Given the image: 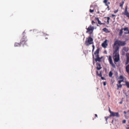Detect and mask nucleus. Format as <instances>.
<instances>
[{"label":"nucleus","instance_id":"4c0bfd02","mask_svg":"<svg viewBox=\"0 0 129 129\" xmlns=\"http://www.w3.org/2000/svg\"><path fill=\"white\" fill-rule=\"evenodd\" d=\"M126 16L129 19V14H128V15H127Z\"/></svg>","mask_w":129,"mask_h":129},{"label":"nucleus","instance_id":"bb28decb","mask_svg":"<svg viewBox=\"0 0 129 129\" xmlns=\"http://www.w3.org/2000/svg\"><path fill=\"white\" fill-rule=\"evenodd\" d=\"M96 22H95L93 20H92L91 21V23L92 25H93L94 23H95Z\"/></svg>","mask_w":129,"mask_h":129},{"label":"nucleus","instance_id":"aec40b11","mask_svg":"<svg viewBox=\"0 0 129 129\" xmlns=\"http://www.w3.org/2000/svg\"><path fill=\"white\" fill-rule=\"evenodd\" d=\"M125 83L127 88H129V82L126 81L125 82Z\"/></svg>","mask_w":129,"mask_h":129},{"label":"nucleus","instance_id":"f704fd0d","mask_svg":"<svg viewBox=\"0 0 129 129\" xmlns=\"http://www.w3.org/2000/svg\"><path fill=\"white\" fill-rule=\"evenodd\" d=\"M101 78L102 80H104L105 79L104 78V77H102H102H101Z\"/></svg>","mask_w":129,"mask_h":129},{"label":"nucleus","instance_id":"473e14b6","mask_svg":"<svg viewBox=\"0 0 129 129\" xmlns=\"http://www.w3.org/2000/svg\"><path fill=\"white\" fill-rule=\"evenodd\" d=\"M107 10L108 11H109L110 10V9L109 8V6H107Z\"/></svg>","mask_w":129,"mask_h":129},{"label":"nucleus","instance_id":"a211bd4d","mask_svg":"<svg viewBox=\"0 0 129 129\" xmlns=\"http://www.w3.org/2000/svg\"><path fill=\"white\" fill-rule=\"evenodd\" d=\"M103 30L106 33H108L109 32L108 29L106 28H103Z\"/></svg>","mask_w":129,"mask_h":129},{"label":"nucleus","instance_id":"9b49d317","mask_svg":"<svg viewBox=\"0 0 129 129\" xmlns=\"http://www.w3.org/2000/svg\"><path fill=\"white\" fill-rule=\"evenodd\" d=\"M97 67L96 69L98 70H100L101 68L102 67H101V64L98 63H96Z\"/></svg>","mask_w":129,"mask_h":129},{"label":"nucleus","instance_id":"a878e982","mask_svg":"<svg viewBox=\"0 0 129 129\" xmlns=\"http://www.w3.org/2000/svg\"><path fill=\"white\" fill-rule=\"evenodd\" d=\"M123 77L122 76V75H120V76H119V78L120 79H123Z\"/></svg>","mask_w":129,"mask_h":129},{"label":"nucleus","instance_id":"49530a36","mask_svg":"<svg viewBox=\"0 0 129 129\" xmlns=\"http://www.w3.org/2000/svg\"><path fill=\"white\" fill-rule=\"evenodd\" d=\"M45 35H46V36H47L48 35L47 34H45Z\"/></svg>","mask_w":129,"mask_h":129},{"label":"nucleus","instance_id":"0eeeda50","mask_svg":"<svg viewBox=\"0 0 129 129\" xmlns=\"http://www.w3.org/2000/svg\"><path fill=\"white\" fill-rule=\"evenodd\" d=\"M128 14H129V13L127 11V6H126L125 7V10L124 11V12L122 13V14L126 15Z\"/></svg>","mask_w":129,"mask_h":129},{"label":"nucleus","instance_id":"ea45409f","mask_svg":"<svg viewBox=\"0 0 129 129\" xmlns=\"http://www.w3.org/2000/svg\"><path fill=\"white\" fill-rule=\"evenodd\" d=\"M112 17H114V16H116L115 15H114V14H112Z\"/></svg>","mask_w":129,"mask_h":129},{"label":"nucleus","instance_id":"a18cd8bd","mask_svg":"<svg viewBox=\"0 0 129 129\" xmlns=\"http://www.w3.org/2000/svg\"><path fill=\"white\" fill-rule=\"evenodd\" d=\"M105 24L104 23H102V24L105 25Z\"/></svg>","mask_w":129,"mask_h":129},{"label":"nucleus","instance_id":"393cba45","mask_svg":"<svg viewBox=\"0 0 129 129\" xmlns=\"http://www.w3.org/2000/svg\"><path fill=\"white\" fill-rule=\"evenodd\" d=\"M111 117V116H110V115L109 116H108L107 117H105V118L106 119V120L107 121V119L109 118H110Z\"/></svg>","mask_w":129,"mask_h":129},{"label":"nucleus","instance_id":"3c124183","mask_svg":"<svg viewBox=\"0 0 129 129\" xmlns=\"http://www.w3.org/2000/svg\"><path fill=\"white\" fill-rule=\"evenodd\" d=\"M97 26H99V25L98 24H97Z\"/></svg>","mask_w":129,"mask_h":129},{"label":"nucleus","instance_id":"20e7f679","mask_svg":"<svg viewBox=\"0 0 129 129\" xmlns=\"http://www.w3.org/2000/svg\"><path fill=\"white\" fill-rule=\"evenodd\" d=\"M108 60L110 64L111 65L112 67L114 68H115V65L113 63V62L112 57L111 55L109 56Z\"/></svg>","mask_w":129,"mask_h":129},{"label":"nucleus","instance_id":"c9c22d12","mask_svg":"<svg viewBox=\"0 0 129 129\" xmlns=\"http://www.w3.org/2000/svg\"><path fill=\"white\" fill-rule=\"evenodd\" d=\"M96 74H97L98 75H99V72H98V71H97L96 72Z\"/></svg>","mask_w":129,"mask_h":129},{"label":"nucleus","instance_id":"cd10ccee","mask_svg":"<svg viewBox=\"0 0 129 129\" xmlns=\"http://www.w3.org/2000/svg\"><path fill=\"white\" fill-rule=\"evenodd\" d=\"M118 9H117V10H114V12L115 13H117L118 11Z\"/></svg>","mask_w":129,"mask_h":129},{"label":"nucleus","instance_id":"72a5a7b5","mask_svg":"<svg viewBox=\"0 0 129 129\" xmlns=\"http://www.w3.org/2000/svg\"><path fill=\"white\" fill-rule=\"evenodd\" d=\"M126 122V120H124L122 121V123H125Z\"/></svg>","mask_w":129,"mask_h":129},{"label":"nucleus","instance_id":"b1692460","mask_svg":"<svg viewBox=\"0 0 129 129\" xmlns=\"http://www.w3.org/2000/svg\"><path fill=\"white\" fill-rule=\"evenodd\" d=\"M123 82V80L122 79L121 80H120L118 81V83L119 84H120L121 82Z\"/></svg>","mask_w":129,"mask_h":129},{"label":"nucleus","instance_id":"f3484780","mask_svg":"<svg viewBox=\"0 0 129 129\" xmlns=\"http://www.w3.org/2000/svg\"><path fill=\"white\" fill-rule=\"evenodd\" d=\"M126 72L128 73H129V64L126 66Z\"/></svg>","mask_w":129,"mask_h":129},{"label":"nucleus","instance_id":"a19ab883","mask_svg":"<svg viewBox=\"0 0 129 129\" xmlns=\"http://www.w3.org/2000/svg\"><path fill=\"white\" fill-rule=\"evenodd\" d=\"M107 20H109V19H110V18L109 17H107Z\"/></svg>","mask_w":129,"mask_h":129},{"label":"nucleus","instance_id":"09e8293b","mask_svg":"<svg viewBox=\"0 0 129 129\" xmlns=\"http://www.w3.org/2000/svg\"><path fill=\"white\" fill-rule=\"evenodd\" d=\"M92 56H93V58H94V56L93 55Z\"/></svg>","mask_w":129,"mask_h":129},{"label":"nucleus","instance_id":"1a4fd4ad","mask_svg":"<svg viewBox=\"0 0 129 129\" xmlns=\"http://www.w3.org/2000/svg\"><path fill=\"white\" fill-rule=\"evenodd\" d=\"M95 57L96 58L95 59V61L96 62L98 61L99 62L101 61V59L102 58V57L101 58L99 57V55H96Z\"/></svg>","mask_w":129,"mask_h":129},{"label":"nucleus","instance_id":"423d86ee","mask_svg":"<svg viewBox=\"0 0 129 129\" xmlns=\"http://www.w3.org/2000/svg\"><path fill=\"white\" fill-rule=\"evenodd\" d=\"M112 113L110 114V116L114 117L116 116L117 117H119L120 116L119 115L118 112H111Z\"/></svg>","mask_w":129,"mask_h":129},{"label":"nucleus","instance_id":"8fccbe9b","mask_svg":"<svg viewBox=\"0 0 129 129\" xmlns=\"http://www.w3.org/2000/svg\"><path fill=\"white\" fill-rule=\"evenodd\" d=\"M128 123H129V120H128Z\"/></svg>","mask_w":129,"mask_h":129},{"label":"nucleus","instance_id":"58836bf2","mask_svg":"<svg viewBox=\"0 0 129 129\" xmlns=\"http://www.w3.org/2000/svg\"><path fill=\"white\" fill-rule=\"evenodd\" d=\"M104 85L105 86L106 85V82H104L103 83Z\"/></svg>","mask_w":129,"mask_h":129},{"label":"nucleus","instance_id":"de8ad7c7","mask_svg":"<svg viewBox=\"0 0 129 129\" xmlns=\"http://www.w3.org/2000/svg\"><path fill=\"white\" fill-rule=\"evenodd\" d=\"M45 39H47V38H45Z\"/></svg>","mask_w":129,"mask_h":129},{"label":"nucleus","instance_id":"79ce46f5","mask_svg":"<svg viewBox=\"0 0 129 129\" xmlns=\"http://www.w3.org/2000/svg\"><path fill=\"white\" fill-rule=\"evenodd\" d=\"M95 115L96 117L97 118L98 117V115L96 114H95Z\"/></svg>","mask_w":129,"mask_h":129},{"label":"nucleus","instance_id":"7c9ffc66","mask_svg":"<svg viewBox=\"0 0 129 129\" xmlns=\"http://www.w3.org/2000/svg\"><path fill=\"white\" fill-rule=\"evenodd\" d=\"M98 76H99L100 77H102V74H101V72H100V74H99L98 75Z\"/></svg>","mask_w":129,"mask_h":129},{"label":"nucleus","instance_id":"c756f323","mask_svg":"<svg viewBox=\"0 0 129 129\" xmlns=\"http://www.w3.org/2000/svg\"><path fill=\"white\" fill-rule=\"evenodd\" d=\"M94 12V10H92L91 9H90V13H92Z\"/></svg>","mask_w":129,"mask_h":129},{"label":"nucleus","instance_id":"2eb2a0df","mask_svg":"<svg viewBox=\"0 0 129 129\" xmlns=\"http://www.w3.org/2000/svg\"><path fill=\"white\" fill-rule=\"evenodd\" d=\"M99 49L98 48L96 51L94 52V54L95 55H99Z\"/></svg>","mask_w":129,"mask_h":129},{"label":"nucleus","instance_id":"c03bdc74","mask_svg":"<svg viewBox=\"0 0 129 129\" xmlns=\"http://www.w3.org/2000/svg\"><path fill=\"white\" fill-rule=\"evenodd\" d=\"M124 114H126V112H125V111H124Z\"/></svg>","mask_w":129,"mask_h":129},{"label":"nucleus","instance_id":"6e6552de","mask_svg":"<svg viewBox=\"0 0 129 129\" xmlns=\"http://www.w3.org/2000/svg\"><path fill=\"white\" fill-rule=\"evenodd\" d=\"M107 40H106L102 44V46L104 48H106L107 46L108 45V44L107 43Z\"/></svg>","mask_w":129,"mask_h":129},{"label":"nucleus","instance_id":"7ed1b4c3","mask_svg":"<svg viewBox=\"0 0 129 129\" xmlns=\"http://www.w3.org/2000/svg\"><path fill=\"white\" fill-rule=\"evenodd\" d=\"M115 58L114 59V62L115 64H116V62H117L119 60V57L118 54L117 53H115V54L114 55Z\"/></svg>","mask_w":129,"mask_h":129},{"label":"nucleus","instance_id":"37998d69","mask_svg":"<svg viewBox=\"0 0 129 129\" xmlns=\"http://www.w3.org/2000/svg\"><path fill=\"white\" fill-rule=\"evenodd\" d=\"M107 22L108 23V24L109 23V20H107Z\"/></svg>","mask_w":129,"mask_h":129},{"label":"nucleus","instance_id":"c85d7f7f","mask_svg":"<svg viewBox=\"0 0 129 129\" xmlns=\"http://www.w3.org/2000/svg\"><path fill=\"white\" fill-rule=\"evenodd\" d=\"M93 47V49L92 50V51L93 52L94 51V49L95 48V46L94 45H93L92 46Z\"/></svg>","mask_w":129,"mask_h":129},{"label":"nucleus","instance_id":"4be33fe9","mask_svg":"<svg viewBox=\"0 0 129 129\" xmlns=\"http://www.w3.org/2000/svg\"><path fill=\"white\" fill-rule=\"evenodd\" d=\"M117 89H119V88L120 87V88H121L122 87V85L121 84H120L119 85H118V84H117Z\"/></svg>","mask_w":129,"mask_h":129},{"label":"nucleus","instance_id":"4468645a","mask_svg":"<svg viewBox=\"0 0 129 129\" xmlns=\"http://www.w3.org/2000/svg\"><path fill=\"white\" fill-rule=\"evenodd\" d=\"M123 30H124V31H128L127 32H124V33L125 34H129V30L127 27L125 28L124 29L123 28Z\"/></svg>","mask_w":129,"mask_h":129},{"label":"nucleus","instance_id":"9d476101","mask_svg":"<svg viewBox=\"0 0 129 129\" xmlns=\"http://www.w3.org/2000/svg\"><path fill=\"white\" fill-rule=\"evenodd\" d=\"M126 64H127L129 62V53H127L126 54Z\"/></svg>","mask_w":129,"mask_h":129},{"label":"nucleus","instance_id":"f257e3e1","mask_svg":"<svg viewBox=\"0 0 129 129\" xmlns=\"http://www.w3.org/2000/svg\"><path fill=\"white\" fill-rule=\"evenodd\" d=\"M125 41H122L120 40H117L115 41L114 44V47L117 44L119 46H124L125 45Z\"/></svg>","mask_w":129,"mask_h":129},{"label":"nucleus","instance_id":"6ab92c4d","mask_svg":"<svg viewBox=\"0 0 129 129\" xmlns=\"http://www.w3.org/2000/svg\"><path fill=\"white\" fill-rule=\"evenodd\" d=\"M119 47L118 46H116V47L115 48V51L114 52V53H115V52H116H116H117V51L118 50H119Z\"/></svg>","mask_w":129,"mask_h":129},{"label":"nucleus","instance_id":"ddd939ff","mask_svg":"<svg viewBox=\"0 0 129 129\" xmlns=\"http://www.w3.org/2000/svg\"><path fill=\"white\" fill-rule=\"evenodd\" d=\"M95 19L96 20H97L98 21V23L100 25H102V23H101V21L99 20L98 17H95Z\"/></svg>","mask_w":129,"mask_h":129},{"label":"nucleus","instance_id":"39448f33","mask_svg":"<svg viewBox=\"0 0 129 129\" xmlns=\"http://www.w3.org/2000/svg\"><path fill=\"white\" fill-rule=\"evenodd\" d=\"M94 29L93 27L91 25H90L88 28H87V31H86V33H87L89 32L91 33H92L93 32Z\"/></svg>","mask_w":129,"mask_h":129},{"label":"nucleus","instance_id":"f8f14e48","mask_svg":"<svg viewBox=\"0 0 129 129\" xmlns=\"http://www.w3.org/2000/svg\"><path fill=\"white\" fill-rule=\"evenodd\" d=\"M108 0H104L103 1V2L105 4V5L106 6H109L108 5L110 4V2H108Z\"/></svg>","mask_w":129,"mask_h":129},{"label":"nucleus","instance_id":"e433bc0d","mask_svg":"<svg viewBox=\"0 0 129 129\" xmlns=\"http://www.w3.org/2000/svg\"><path fill=\"white\" fill-rule=\"evenodd\" d=\"M122 102H123L122 100L120 102L119 104H122Z\"/></svg>","mask_w":129,"mask_h":129},{"label":"nucleus","instance_id":"dca6fc26","mask_svg":"<svg viewBox=\"0 0 129 129\" xmlns=\"http://www.w3.org/2000/svg\"><path fill=\"white\" fill-rule=\"evenodd\" d=\"M123 28H122L120 30L119 33V36H122V33H123Z\"/></svg>","mask_w":129,"mask_h":129},{"label":"nucleus","instance_id":"f03ea898","mask_svg":"<svg viewBox=\"0 0 129 129\" xmlns=\"http://www.w3.org/2000/svg\"><path fill=\"white\" fill-rule=\"evenodd\" d=\"M88 39L87 40H86L85 43V44L87 46H88L93 43V39L91 37H89Z\"/></svg>","mask_w":129,"mask_h":129},{"label":"nucleus","instance_id":"412c9836","mask_svg":"<svg viewBox=\"0 0 129 129\" xmlns=\"http://www.w3.org/2000/svg\"><path fill=\"white\" fill-rule=\"evenodd\" d=\"M124 3V1H123L122 3H120V6L121 7V9H123V5Z\"/></svg>","mask_w":129,"mask_h":129},{"label":"nucleus","instance_id":"5701e85b","mask_svg":"<svg viewBox=\"0 0 129 129\" xmlns=\"http://www.w3.org/2000/svg\"><path fill=\"white\" fill-rule=\"evenodd\" d=\"M113 75V74L112 72L111 71H110L109 74V76L110 77H112V75Z\"/></svg>","mask_w":129,"mask_h":129},{"label":"nucleus","instance_id":"2f4dec72","mask_svg":"<svg viewBox=\"0 0 129 129\" xmlns=\"http://www.w3.org/2000/svg\"><path fill=\"white\" fill-rule=\"evenodd\" d=\"M109 112L110 113V114H111L112 113L111 112H113L111 111L109 107Z\"/></svg>","mask_w":129,"mask_h":129}]
</instances>
